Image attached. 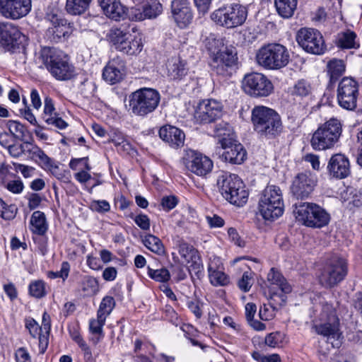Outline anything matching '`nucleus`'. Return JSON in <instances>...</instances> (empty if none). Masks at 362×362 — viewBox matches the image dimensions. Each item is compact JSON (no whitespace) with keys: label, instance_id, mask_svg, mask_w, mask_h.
I'll use <instances>...</instances> for the list:
<instances>
[{"label":"nucleus","instance_id":"7ed1b4c3","mask_svg":"<svg viewBox=\"0 0 362 362\" xmlns=\"http://www.w3.org/2000/svg\"><path fill=\"white\" fill-rule=\"evenodd\" d=\"M215 135L224 150L223 159L232 164H241L246 158L247 153L243 146L239 143L230 124L220 123L216 126Z\"/></svg>","mask_w":362,"mask_h":362},{"label":"nucleus","instance_id":"a19ab883","mask_svg":"<svg viewBox=\"0 0 362 362\" xmlns=\"http://www.w3.org/2000/svg\"><path fill=\"white\" fill-rule=\"evenodd\" d=\"M7 127L15 139L24 141L26 134L28 133L26 127L19 122L15 120H9L7 122Z\"/></svg>","mask_w":362,"mask_h":362},{"label":"nucleus","instance_id":"e2e57ef3","mask_svg":"<svg viewBox=\"0 0 362 362\" xmlns=\"http://www.w3.org/2000/svg\"><path fill=\"white\" fill-rule=\"evenodd\" d=\"M17 208L15 205H6L1 214V216L5 220H11L16 217Z\"/></svg>","mask_w":362,"mask_h":362},{"label":"nucleus","instance_id":"5fc2aeb1","mask_svg":"<svg viewBox=\"0 0 362 362\" xmlns=\"http://www.w3.org/2000/svg\"><path fill=\"white\" fill-rule=\"evenodd\" d=\"M282 341V334L280 332H272L265 337V344L270 347H276Z\"/></svg>","mask_w":362,"mask_h":362},{"label":"nucleus","instance_id":"2f4dec72","mask_svg":"<svg viewBox=\"0 0 362 362\" xmlns=\"http://www.w3.org/2000/svg\"><path fill=\"white\" fill-rule=\"evenodd\" d=\"M43 119L48 124L54 125L56 127L63 129L67 127V123L55 112L54 103L50 98H45L43 113Z\"/></svg>","mask_w":362,"mask_h":362},{"label":"nucleus","instance_id":"4be33fe9","mask_svg":"<svg viewBox=\"0 0 362 362\" xmlns=\"http://www.w3.org/2000/svg\"><path fill=\"white\" fill-rule=\"evenodd\" d=\"M317 180L310 171L297 174L291 185V192L296 199L308 198L314 190Z\"/></svg>","mask_w":362,"mask_h":362},{"label":"nucleus","instance_id":"39448f33","mask_svg":"<svg viewBox=\"0 0 362 362\" xmlns=\"http://www.w3.org/2000/svg\"><path fill=\"white\" fill-rule=\"evenodd\" d=\"M342 125L336 118H332L320 125L313 134L310 145L315 151H325L333 148L339 141Z\"/></svg>","mask_w":362,"mask_h":362},{"label":"nucleus","instance_id":"a18cd8bd","mask_svg":"<svg viewBox=\"0 0 362 362\" xmlns=\"http://www.w3.org/2000/svg\"><path fill=\"white\" fill-rule=\"evenodd\" d=\"M28 289L30 295L35 298H42L47 293L45 283L42 280L32 281Z\"/></svg>","mask_w":362,"mask_h":362},{"label":"nucleus","instance_id":"ea45409f","mask_svg":"<svg viewBox=\"0 0 362 362\" xmlns=\"http://www.w3.org/2000/svg\"><path fill=\"white\" fill-rule=\"evenodd\" d=\"M345 71V64L342 60L334 59L327 64V72L330 81L334 82Z\"/></svg>","mask_w":362,"mask_h":362},{"label":"nucleus","instance_id":"603ef678","mask_svg":"<svg viewBox=\"0 0 362 362\" xmlns=\"http://www.w3.org/2000/svg\"><path fill=\"white\" fill-rule=\"evenodd\" d=\"M252 356L258 362H281V358L276 354L265 356L259 351H254L252 354Z\"/></svg>","mask_w":362,"mask_h":362},{"label":"nucleus","instance_id":"49530a36","mask_svg":"<svg viewBox=\"0 0 362 362\" xmlns=\"http://www.w3.org/2000/svg\"><path fill=\"white\" fill-rule=\"evenodd\" d=\"M148 275L153 280L159 282H166L170 278V272L165 268L153 269L148 267Z\"/></svg>","mask_w":362,"mask_h":362},{"label":"nucleus","instance_id":"9d476101","mask_svg":"<svg viewBox=\"0 0 362 362\" xmlns=\"http://www.w3.org/2000/svg\"><path fill=\"white\" fill-rule=\"evenodd\" d=\"M320 312L317 319L314 321L313 328L320 335L329 339L339 338V318L333 305L327 302L320 303Z\"/></svg>","mask_w":362,"mask_h":362},{"label":"nucleus","instance_id":"dca6fc26","mask_svg":"<svg viewBox=\"0 0 362 362\" xmlns=\"http://www.w3.org/2000/svg\"><path fill=\"white\" fill-rule=\"evenodd\" d=\"M28 38L19 28L9 22H0V45L8 50L24 49Z\"/></svg>","mask_w":362,"mask_h":362},{"label":"nucleus","instance_id":"ddd939ff","mask_svg":"<svg viewBox=\"0 0 362 362\" xmlns=\"http://www.w3.org/2000/svg\"><path fill=\"white\" fill-rule=\"evenodd\" d=\"M108 38L117 50L127 54H137L142 50L141 38L124 29L112 28L110 30Z\"/></svg>","mask_w":362,"mask_h":362},{"label":"nucleus","instance_id":"de8ad7c7","mask_svg":"<svg viewBox=\"0 0 362 362\" xmlns=\"http://www.w3.org/2000/svg\"><path fill=\"white\" fill-rule=\"evenodd\" d=\"M143 11L146 18H156L162 13L163 6L159 2H153L144 6Z\"/></svg>","mask_w":362,"mask_h":362},{"label":"nucleus","instance_id":"e433bc0d","mask_svg":"<svg viewBox=\"0 0 362 362\" xmlns=\"http://www.w3.org/2000/svg\"><path fill=\"white\" fill-rule=\"evenodd\" d=\"M297 0H275L274 4L278 13L284 18H289L297 8Z\"/></svg>","mask_w":362,"mask_h":362},{"label":"nucleus","instance_id":"0e129e2a","mask_svg":"<svg viewBox=\"0 0 362 362\" xmlns=\"http://www.w3.org/2000/svg\"><path fill=\"white\" fill-rule=\"evenodd\" d=\"M23 184L21 180H12L8 182L6 188L15 194L21 193L23 189Z\"/></svg>","mask_w":362,"mask_h":362},{"label":"nucleus","instance_id":"864d4df0","mask_svg":"<svg viewBox=\"0 0 362 362\" xmlns=\"http://www.w3.org/2000/svg\"><path fill=\"white\" fill-rule=\"evenodd\" d=\"M69 270L70 265L69 262H64L61 265L60 271L56 272H49L48 273V276L50 279L62 278L63 280H65L69 276Z\"/></svg>","mask_w":362,"mask_h":362},{"label":"nucleus","instance_id":"f704fd0d","mask_svg":"<svg viewBox=\"0 0 362 362\" xmlns=\"http://www.w3.org/2000/svg\"><path fill=\"white\" fill-rule=\"evenodd\" d=\"M168 76L174 80H180L187 74L185 64L179 59H173L168 64Z\"/></svg>","mask_w":362,"mask_h":362},{"label":"nucleus","instance_id":"4c0bfd02","mask_svg":"<svg viewBox=\"0 0 362 362\" xmlns=\"http://www.w3.org/2000/svg\"><path fill=\"white\" fill-rule=\"evenodd\" d=\"M92 0H66L65 9L72 16L83 14L89 8Z\"/></svg>","mask_w":362,"mask_h":362},{"label":"nucleus","instance_id":"f257e3e1","mask_svg":"<svg viewBox=\"0 0 362 362\" xmlns=\"http://www.w3.org/2000/svg\"><path fill=\"white\" fill-rule=\"evenodd\" d=\"M40 58L51 75L59 81H68L76 75L74 66L69 57L62 51L54 47H44Z\"/></svg>","mask_w":362,"mask_h":362},{"label":"nucleus","instance_id":"bb28decb","mask_svg":"<svg viewBox=\"0 0 362 362\" xmlns=\"http://www.w3.org/2000/svg\"><path fill=\"white\" fill-rule=\"evenodd\" d=\"M327 169L332 176L339 179L348 177L351 173L349 160L341 153L334 154L330 158Z\"/></svg>","mask_w":362,"mask_h":362},{"label":"nucleus","instance_id":"6e6552de","mask_svg":"<svg viewBox=\"0 0 362 362\" xmlns=\"http://www.w3.org/2000/svg\"><path fill=\"white\" fill-rule=\"evenodd\" d=\"M160 99V94L155 89L148 88L139 89L129 95V110L136 115L146 116L156 109Z\"/></svg>","mask_w":362,"mask_h":362},{"label":"nucleus","instance_id":"338daca9","mask_svg":"<svg viewBox=\"0 0 362 362\" xmlns=\"http://www.w3.org/2000/svg\"><path fill=\"white\" fill-rule=\"evenodd\" d=\"M117 274V269L114 267H109L105 269L103 272V278L107 281H113L116 279Z\"/></svg>","mask_w":362,"mask_h":362},{"label":"nucleus","instance_id":"58836bf2","mask_svg":"<svg viewBox=\"0 0 362 362\" xmlns=\"http://www.w3.org/2000/svg\"><path fill=\"white\" fill-rule=\"evenodd\" d=\"M80 287L86 296H95L100 290L98 279L92 276H83L80 282Z\"/></svg>","mask_w":362,"mask_h":362},{"label":"nucleus","instance_id":"393cba45","mask_svg":"<svg viewBox=\"0 0 362 362\" xmlns=\"http://www.w3.org/2000/svg\"><path fill=\"white\" fill-rule=\"evenodd\" d=\"M171 13L180 28H187L192 21L193 13L187 0H173L171 2Z\"/></svg>","mask_w":362,"mask_h":362},{"label":"nucleus","instance_id":"3c124183","mask_svg":"<svg viewBox=\"0 0 362 362\" xmlns=\"http://www.w3.org/2000/svg\"><path fill=\"white\" fill-rule=\"evenodd\" d=\"M275 310L276 308L272 304L269 305L264 304V305L259 308V316L262 320H270L275 316Z\"/></svg>","mask_w":362,"mask_h":362},{"label":"nucleus","instance_id":"052dcab7","mask_svg":"<svg viewBox=\"0 0 362 362\" xmlns=\"http://www.w3.org/2000/svg\"><path fill=\"white\" fill-rule=\"evenodd\" d=\"M25 327L28 329L30 335L34 338L38 335V331L40 330V327H39L38 324L33 318L26 320Z\"/></svg>","mask_w":362,"mask_h":362},{"label":"nucleus","instance_id":"f8f14e48","mask_svg":"<svg viewBox=\"0 0 362 362\" xmlns=\"http://www.w3.org/2000/svg\"><path fill=\"white\" fill-rule=\"evenodd\" d=\"M347 274L345 259L333 255L327 260L320 275L319 281L325 288H332L341 281Z\"/></svg>","mask_w":362,"mask_h":362},{"label":"nucleus","instance_id":"412c9836","mask_svg":"<svg viewBox=\"0 0 362 362\" xmlns=\"http://www.w3.org/2000/svg\"><path fill=\"white\" fill-rule=\"evenodd\" d=\"M267 281L269 283L270 299L276 301L275 297H279L281 302L279 305L286 303V294L291 292V286L283 275L274 268H272L267 274Z\"/></svg>","mask_w":362,"mask_h":362},{"label":"nucleus","instance_id":"c03bdc74","mask_svg":"<svg viewBox=\"0 0 362 362\" xmlns=\"http://www.w3.org/2000/svg\"><path fill=\"white\" fill-rule=\"evenodd\" d=\"M115 306V298L112 296H106L102 299L97 314L98 315H101L107 318L114 309Z\"/></svg>","mask_w":362,"mask_h":362},{"label":"nucleus","instance_id":"f3484780","mask_svg":"<svg viewBox=\"0 0 362 362\" xmlns=\"http://www.w3.org/2000/svg\"><path fill=\"white\" fill-rule=\"evenodd\" d=\"M358 83L351 77H344L339 83L337 99L339 105L347 110H354L357 106Z\"/></svg>","mask_w":362,"mask_h":362},{"label":"nucleus","instance_id":"4468645a","mask_svg":"<svg viewBox=\"0 0 362 362\" xmlns=\"http://www.w3.org/2000/svg\"><path fill=\"white\" fill-rule=\"evenodd\" d=\"M242 88L246 94L254 98L267 97L274 90L272 81L265 75L255 72L244 76Z\"/></svg>","mask_w":362,"mask_h":362},{"label":"nucleus","instance_id":"a211bd4d","mask_svg":"<svg viewBox=\"0 0 362 362\" xmlns=\"http://www.w3.org/2000/svg\"><path fill=\"white\" fill-rule=\"evenodd\" d=\"M206 40V46L208 50L213 54L210 62L211 67L217 74H227L228 69L235 63V55L233 54L232 51L227 49L216 52V49H214L213 46L211 45V41L214 44H216L218 41L214 37H209Z\"/></svg>","mask_w":362,"mask_h":362},{"label":"nucleus","instance_id":"1a4fd4ad","mask_svg":"<svg viewBox=\"0 0 362 362\" xmlns=\"http://www.w3.org/2000/svg\"><path fill=\"white\" fill-rule=\"evenodd\" d=\"M247 16L246 7L239 4H225L211 14V18L216 24L226 28H234L243 25Z\"/></svg>","mask_w":362,"mask_h":362},{"label":"nucleus","instance_id":"c756f323","mask_svg":"<svg viewBox=\"0 0 362 362\" xmlns=\"http://www.w3.org/2000/svg\"><path fill=\"white\" fill-rule=\"evenodd\" d=\"M209 278L212 285L225 286L230 282L228 276L223 271L218 258L210 260L208 266Z\"/></svg>","mask_w":362,"mask_h":362},{"label":"nucleus","instance_id":"473e14b6","mask_svg":"<svg viewBox=\"0 0 362 362\" xmlns=\"http://www.w3.org/2000/svg\"><path fill=\"white\" fill-rule=\"evenodd\" d=\"M104 13L110 18L119 21L124 14V7L117 0H98Z\"/></svg>","mask_w":362,"mask_h":362},{"label":"nucleus","instance_id":"37998d69","mask_svg":"<svg viewBox=\"0 0 362 362\" xmlns=\"http://www.w3.org/2000/svg\"><path fill=\"white\" fill-rule=\"evenodd\" d=\"M144 245L151 252L157 255H163L164 253V246L161 240L153 235H147L144 240Z\"/></svg>","mask_w":362,"mask_h":362},{"label":"nucleus","instance_id":"7c9ffc66","mask_svg":"<svg viewBox=\"0 0 362 362\" xmlns=\"http://www.w3.org/2000/svg\"><path fill=\"white\" fill-rule=\"evenodd\" d=\"M28 151L33 159L38 161L40 164L44 165L45 168H47L57 179L59 175H62L64 173V171L60 170L59 168L55 165L51 158L37 146H30Z\"/></svg>","mask_w":362,"mask_h":362},{"label":"nucleus","instance_id":"774afa93","mask_svg":"<svg viewBox=\"0 0 362 362\" xmlns=\"http://www.w3.org/2000/svg\"><path fill=\"white\" fill-rule=\"evenodd\" d=\"M206 221L211 228H219L224 225L223 219L217 215H214L212 217L206 216Z\"/></svg>","mask_w":362,"mask_h":362},{"label":"nucleus","instance_id":"b1692460","mask_svg":"<svg viewBox=\"0 0 362 362\" xmlns=\"http://www.w3.org/2000/svg\"><path fill=\"white\" fill-rule=\"evenodd\" d=\"M47 18L52 23V26L46 32V35L50 41L59 42L69 35V23L66 19L54 13H48Z\"/></svg>","mask_w":362,"mask_h":362},{"label":"nucleus","instance_id":"f03ea898","mask_svg":"<svg viewBox=\"0 0 362 362\" xmlns=\"http://www.w3.org/2000/svg\"><path fill=\"white\" fill-rule=\"evenodd\" d=\"M251 121L254 130L267 139L276 138L283 130L280 115L274 110L265 106H255L252 109Z\"/></svg>","mask_w":362,"mask_h":362},{"label":"nucleus","instance_id":"20e7f679","mask_svg":"<svg viewBox=\"0 0 362 362\" xmlns=\"http://www.w3.org/2000/svg\"><path fill=\"white\" fill-rule=\"evenodd\" d=\"M217 186L222 196L230 204L242 206L247 202L248 192L238 175L228 173L219 175Z\"/></svg>","mask_w":362,"mask_h":362},{"label":"nucleus","instance_id":"13d9d810","mask_svg":"<svg viewBox=\"0 0 362 362\" xmlns=\"http://www.w3.org/2000/svg\"><path fill=\"white\" fill-rule=\"evenodd\" d=\"M91 209L98 213L107 212L110 209L109 203L105 200L93 201L91 203Z\"/></svg>","mask_w":362,"mask_h":362},{"label":"nucleus","instance_id":"aec40b11","mask_svg":"<svg viewBox=\"0 0 362 362\" xmlns=\"http://www.w3.org/2000/svg\"><path fill=\"white\" fill-rule=\"evenodd\" d=\"M223 106L215 100H204L196 107L194 117L199 124H207L215 121L222 115Z\"/></svg>","mask_w":362,"mask_h":362},{"label":"nucleus","instance_id":"a878e982","mask_svg":"<svg viewBox=\"0 0 362 362\" xmlns=\"http://www.w3.org/2000/svg\"><path fill=\"white\" fill-rule=\"evenodd\" d=\"M125 62L120 57L109 61L103 69V77L110 84L119 83L125 74Z\"/></svg>","mask_w":362,"mask_h":362},{"label":"nucleus","instance_id":"bf43d9fd","mask_svg":"<svg viewBox=\"0 0 362 362\" xmlns=\"http://www.w3.org/2000/svg\"><path fill=\"white\" fill-rule=\"evenodd\" d=\"M177 204V199L175 196H166L161 199V205L163 209L169 211L173 209Z\"/></svg>","mask_w":362,"mask_h":362},{"label":"nucleus","instance_id":"69168bd1","mask_svg":"<svg viewBox=\"0 0 362 362\" xmlns=\"http://www.w3.org/2000/svg\"><path fill=\"white\" fill-rule=\"evenodd\" d=\"M199 13L205 14L210 8L212 0H194Z\"/></svg>","mask_w":362,"mask_h":362},{"label":"nucleus","instance_id":"4d7b16f0","mask_svg":"<svg viewBox=\"0 0 362 362\" xmlns=\"http://www.w3.org/2000/svg\"><path fill=\"white\" fill-rule=\"evenodd\" d=\"M136 224L142 230H148L150 228V219L146 214H139L134 218Z\"/></svg>","mask_w":362,"mask_h":362},{"label":"nucleus","instance_id":"c9c22d12","mask_svg":"<svg viewBox=\"0 0 362 362\" xmlns=\"http://www.w3.org/2000/svg\"><path fill=\"white\" fill-rule=\"evenodd\" d=\"M30 225L32 231L37 235H44L47 230L45 215L40 211H35L31 216Z\"/></svg>","mask_w":362,"mask_h":362},{"label":"nucleus","instance_id":"680f3d73","mask_svg":"<svg viewBox=\"0 0 362 362\" xmlns=\"http://www.w3.org/2000/svg\"><path fill=\"white\" fill-rule=\"evenodd\" d=\"M15 356L17 362H32L28 351L23 347L16 350Z\"/></svg>","mask_w":362,"mask_h":362},{"label":"nucleus","instance_id":"72a5a7b5","mask_svg":"<svg viewBox=\"0 0 362 362\" xmlns=\"http://www.w3.org/2000/svg\"><path fill=\"white\" fill-rule=\"evenodd\" d=\"M105 317L97 315L96 319H91L89 322L90 332L94 335V337H91L90 341L94 344H97L104 337L103 327L105 323Z\"/></svg>","mask_w":362,"mask_h":362},{"label":"nucleus","instance_id":"8fccbe9b","mask_svg":"<svg viewBox=\"0 0 362 362\" xmlns=\"http://www.w3.org/2000/svg\"><path fill=\"white\" fill-rule=\"evenodd\" d=\"M30 146H35L34 144L30 142H25L24 144L18 145H9L7 148L9 153L13 157H18L21 154H23L25 151H28V149L30 148Z\"/></svg>","mask_w":362,"mask_h":362},{"label":"nucleus","instance_id":"423d86ee","mask_svg":"<svg viewBox=\"0 0 362 362\" xmlns=\"http://www.w3.org/2000/svg\"><path fill=\"white\" fill-rule=\"evenodd\" d=\"M257 64L269 70H278L287 66L290 61L288 49L279 43H270L262 47L257 52Z\"/></svg>","mask_w":362,"mask_h":362},{"label":"nucleus","instance_id":"5701e85b","mask_svg":"<svg viewBox=\"0 0 362 362\" xmlns=\"http://www.w3.org/2000/svg\"><path fill=\"white\" fill-rule=\"evenodd\" d=\"M31 10V0H0V13L6 18L20 19Z\"/></svg>","mask_w":362,"mask_h":362},{"label":"nucleus","instance_id":"79ce46f5","mask_svg":"<svg viewBox=\"0 0 362 362\" xmlns=\"http://www.w3.org/2000/svg\"><path fill=\"white\" fill-rule=\"evenodd\" d=\"M356 37V33L353 31L348 30L346 32L339 34L337 39V45L339 47L342 48H355L356 47L358 46V45H356V42H355Z\"/></svg>","mask_w":362,"mask_h":362},{"label":"nucleus","instance_id":"09e8293b","mask_svg":"<svg viewBox=\"0 0 362 362\" xmlns=\"http://www.w3.org/2000/svg\"><path fill=\"white\" fill-rule=\"evenodd\" d=\"M311 92V86L310 83L304 79L299 80L294 85L293 94L303 97L309 95Z\"/></svg>","mask_w":362,"mask_h":362},{"label":"nucleus","instance_id":"cd10ccee","mask_svg":"<svg viewBox=\"0 0 362 362\" xmlns=\"http://www.w3.org/2000/svg\"><path fill=\"white\" fill-rule=\"evenodd\" d=\"M159 136L174 148L182 146L185 138V135L181 129L171 125H165L160 127Z\"/></svg>","mask_w":362,"mask_h":362},{"label":"nucleus","instance_id":"6e6d98bb","mask_svg":"<svg viewBox=\"0 0 362 362\" xmlns=\"http://www.w3.org/2000/svg\"><path fill=\"white\" fill-rule=\"evenodd\" d=\"M252 284L250 274L247 272H244L242 278L238 281V287L241 291L247 292L250 289Z\"/></svg>","mask_w":362,"mask_h":362},{"label":"nucleus","instance_id":"2eb2a0df","mask_svg":"<svg viewBox=\"0 0 362 362\" xmlns=\"http://www.w3.org/2000/svg\"><path fill=\"white\" fill-rule=\"evenodd\" d=\"M296 40L298 45L308 53L320 55L326 49L322 34L314 28H300L296 33Z\"/></svg>","mask_w":362,"mask_h":362},{"label":"nucleus","instance_id":"6ab92c4d","mask_svg":"<svg viewBox=\"0 0 362 362\" xmlns=\"http://www.w3.org/2000/svg\"><path fill=\"white\" fill-rule=\"evenodd\" d=\"M183 163L192 173L199 176H204L213 168V162L207 156L189 149L185 151Z\"/></svg>","mask_w":362,"mask_h":362},{"label":"nucleus","instance_id":"0eeeda50","mask_svg":"<svg viewBox=\"0 0 362 362\" xmlns=\"http://www.w3.org/2000/svg\"><path fill=\"white\" fill-rule=\"evenodd\" d=\"M259 210L265 220L274 221L284 211L282 191L279 187L269 185L262 191L259 200Z\"/></svg>","mask_w":362,"mask_h":362},{"label":"nucleus","instance_id":"c85d7f7f","mask_svg":"<svg viewBox=\"0 0 362 362\" xmlns=\"http://www.w3.org/2000/svg\"><path fill=\"white\" fill-rule=\"evenodd\" d=\"M176 248L185 262L192 263L191 267L197 270V274L202 271V266L199 262V257L197 249L182 239L176 241Z\"/></svg>","mask_w":362,"mask_h":362},{"label":"nucleus","instance_id":"9b49d317","mask_svg":"<svg viewBox=\"0 0 362 362\" xmlns=\"http://www.w3.org/2000/svg\"><path fill=\"white\" fill-rule=\"evenodd\" d=\"M296 218L305 226L311 228H322L330 221L329 214L316 204L303 202L296 204Z\"/></svg>","mask_w":362,"mask_h":362}]
</instances>
